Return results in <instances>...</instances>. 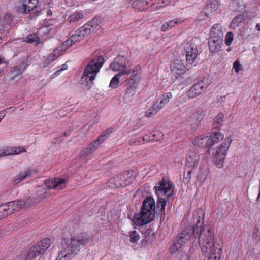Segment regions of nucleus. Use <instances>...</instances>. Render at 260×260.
I'll return each mask as SVG.
<instances>
[{
    "label": "nucleus",
    "mask_w": 260,
    "mask_h": 260,
    "mask_svg": "<svg viewBox=\"0 0 260 260\" xmlns=\"http://www.w3.org/2000/svg\"><path fill=\"white\" fill-rule=\"evenodd\" d=\"M195 225L192 229L186 227L178 235L176 241L182 245L188 241L192 235L199 236V244L203 254L209 256L208 260H220L222 245L214 240V235L209 226L204 225V212L201 208L193 214Z\"/></svg>",
    "instance_id": "f257e3e1"
},
{
    "label": "nucleus",
    "mask_w": 260,
    "mask_h": 260,
    "mask_svg": "<svg viewBox=\"0 0 260 260\" xmlns=\"http://www.w3.org/2000/svg\"><path fill=\"white\" fill-rule=\"evenodd\" d=\"M104 63L103 56L100 55L91 59L85 67L80 82L82 87L89 89L93 84L98 73Z\"/></svg>",
    "instance_id": "f03ea898"
},
{
    "label": "nucleus",
    "mask_w": 260,
    "mask_h": 260,
    "mask_svg": "<svg viewBox=\"0 0 260 260\" xmlns=\"http://www.w3.org/2000/svg\"><path fill=\"white\" fill-rule=\"evenodd\" d=\"M155 202L151 197L146 198L143 201L141 212L135 214L133 221L135 224L140 226L150 222L155 215Z\"/></svg>",
    "instance_id": "7ed1b4c3"
},
{
    "label": "nucleus",
    "mask_w": 260,
    "mask_h": 260,
    "mask_svg": "<svg viewBox=\"0 0 260 260\" xmlns=\"http://www.w3.org/2000/svg\"><path fill=\"white\" fill-rule=\"evenodd\" d=\"M113 129L110 128L104 132L95 140L89 143L80 153V157L82 159H86L89 155H91L107 139L108 136L112 133Z\"/></svg>",
    "instance_id": "20e7f679"
},
{
    "label": "nucleus",
    "mask_w": 260,
    "mask_h": 260,
    "mask_svg": "<svg viewBox=\"0 0 260 260\" xmlns=\"http://www.w3.org/2000/svg\"><path fill=\"white\" fill-rule=\"evenodd\" d=\"M51 239L48 238H44L34 245L26 252L24 260H31L44 253L51 245Z\"/></svg>",
    "instance_id": "39448f33"
},
{
    "label": "nucleus",
    "mask_w": 260,
    "mask_h": 260,
    "mask_svg": "<svg viewBox=\"0 0 260 260\" xmlns=\"http://www.w3.org/2000/svg\"><path fill=\"white\" fill-rule=\"evenodd\" d=\"M89 241V237L85 234L78 235L76 239H73L70 244L66 247V257L71 259L74 257L80 251L79 244L84 245Z\"/></svg>",
    "instance_id": "423d86ee"
},
{
    "label": "nucleus",
    "mask_w": 260,
    "mask_h": 260,
    "mask_svg": "<svg viewBox=\"0 0 260 260\" xmlns=\"http://www.w3.org/2000/svg\"><path fill=\"white\" fill-rule=\"evenodd\" d=\"M231 140L225 139L221 145L216 148L212 153L213 161L216 167L218 168L223 167V162L230 147Z\"/></svg>",
    "instance_id": "0eeeda50"
},
{
    "label": "nucleus",
    "mask_w": 260,
    "mask_h": 260,
    "mask_svg": "<svg viewBox=\"0 0 260 260\" xmlns=\"http://www.w3.org/2000/svg\"><path fill=\"white\" fill-rule=\"evenodd\" d=\"M172 97V94L170 92L164 93L153 104L152 106L146 111L145 113V116L149 118L156 114L169 103Z\"/></svg>",
    "instance_id": "6e6552de"
},
{
    "label": "nucleus",
    "mask_w": 260,
    "mask_h": 260,
    "mask_svg": "<svg viewBox=\"0 0 260 260\" xmlns=\"http://www.w3.org/2000/svg\"><path fill=\"white\" fill-rule=\"evenodd\" d=\"M154 190L157 197L159 198H170L174 194L173 185L165 179H162L156 184Z\"/></svg>",
    "instance_id": "1a4fd4ad"
},
{
    "label": "nucleus",
    "mask_w": 260,
    "mask_h": 260,
    "mask_svg": "<svg viewBox=\"0 0 260 260\" xmlns=\"http://www.w3.org/2000/svg\"><path fill=\"white\" fill-rule=\"evenodd\" d=\"M183 47L186 55L187 64H193L199 54L197 45L190 40L184 42Z\"/></svg>",
    "instance_id": "9d476101"
},
{
    "label": "nucleus",
    "mask_w": 260,
    "mask_h": 260,
    "mask_svg": "<svg viewBox=\"0 0 260 260\" xmlns=\"http://www.w3.org/2000/svg\"><path fill=\"white\" fill-rule=\"evenodd\" d=\"M210 83L208 79L204 78L195 83L187 92L186 95L189 99H193L204 92Z\"/></svg>",
    "instance_id": "9b49d317"
},
{
    "label": "nucleus",
    "mask_w": 260,
    "mask_h": 260,
    "mask_svg": "<svg viewBox=\"0 0 260 260\" xmlns=\"http://www.w3.org/2000/svg\"><path fill=\"white\" fill-rule=\"evenodd\" d=\"M127 59L124 56L118 55L112 63L110 65V68L114 71L123 72L125 71L132 72L131 69L127 68Z\"/></svg>",
    "instance_id": "f8f14e48"
},
{
    "label": "nucleus",
    "mask_w": 260,
    "mask_h": 260,
    "mask_svg": "<svg viewBox=\"0 0 260 260\" xmlns=\"http://www.w3.org/2000/svg\"><path fill=\"white\" fill-rule=\"evenodd\" d=\"M171 73L177 78L183 75L186 71V67L182 60H173L170 64Z\"/></svg>",
    "instance_id": "ddd939ff"
},
{
    "label": "nucleus",
    "mask_w": 260,
    "mask_h": 260,
    "mask_svg": "<svg viewBox=\"0 0 260 260\" xmlns=\"http://www.w3.org/2000/svg\"><path fill=\"white\" fill-rule=\"evenodd\" d=\"M22 5L17 7L18 12L23 14H28L31 11L37 8L38 0H21Z\"/></svg>",
    "instance_id": "4468645a"
},
{
    "label": "nucleus",
    "mask_w": 260,
    "mask_h": 260,
    "mask_svg": "<svg viewBox=\"0 0 260 260\" xmlns=\"http://www.w3.org/2000/svg\"><path fill=\"white\" fill-rule=\"evenodd\" d=\"M26 148L24 147H4L0 149V157L11 155H18L21 153L26 152Z\"/></svg>",
    "instance_id": "2eb2a0df"
},
{
    "label": "nucleus",
    "mask_w": 260,
    "mask_h": 260,
    "mask_svg": "<svg viewBox=\"0 0 260 260\" xmlns=\"http://www.w3.org/2000/svg\"><path fill=\"white\" fill-rule=\"evenodd\" d=\"M199 160V155L197 153L190 152L189 156L186 158L185 165V170L188 174H190L192 170L197 166Z\"/></svg>",
    "instance_id": "dca6fc26"
},
{
    "label": "nucleus",
    "mask_w": 260,
    "mask_h": 260,
    "mask_svg": "<svg viewBox=\"0 0 260 260\" xmlns=\"http://www.w3.org/2000/svg\"><path fill=\"white\" fill-rule=\"evenodd\" d=\"M27 66L28 64L24 61H23L13 67L9 72V75L11 76L10 79L13 80L17 76L22 74Z\"/></svg>",
    "instance_id": "f3484780"
},
{
    "label": "nucleus",
    "mask_w": 260,
    "mask_h": 260,
    "mask_svg": "<svg viewBox=\"0 0 260 260\" xmlns=\"http://www.w3.org/2000/svg\"><path fill=\"white\" fill-rule=\"evenodd\" d=\"M26 203L25 201L22 200L14 201L6 203V206L9 208L8 211L9 215L20 210L24 206Z\"/></svg>",
    "instance_id": "a211bd4d"
},
{
    "label": "nucleus",
    "mask_w": 260,
    "mask_h": 260,
    "mask_svg": "<svg viewBox=\"0 0 260 260\" xmlns=\"http://www.w3.org/2000/svg\"><path fill=\"white\" fill-rule=\"evenodd\" d=\"M222 42V39L210 37L208 41L210 50L213 52L219 51L220 50Z\"/></svg>",
    "instance_id": "6ab92c4d"
},
{
    "label": "nucleus",
    "mask_w": 260,
    "mask_h": 260,
    "mask_svg": "<svg viewBox=\"0 0 260 260\" xmlns=\"http://www.w3.org/2000/svg\"><path fill=\"white\" fill-rule=\"evenodd\" d=\"M64 182L65 179L58 178L46 179L45 181L46 186L49 189L56 188Z\"/></svg>",
    "instance_id": "aec40b11"
},
{
    "label": "nucleus",
    "mask_w": 260,
    "mask_h": 260,
    "mask_svg": "<svg viewBox=\"0 0 260 260\" xmlns=\"http://www.w3.org/2000/svg\"><path fill=\"white\" fill-rule=\"evenodd\" d=\"M208 135H204L197 137L192 141L194 146L200 147H210L209 145Z\"/></svg>",
    "instance_id": "412c9836"
},
{
    "label": "nucleus",
    "mask_w": 260,
    "mask_h": 260,
    "mask_svg": "<svg viewBox=\"0 0 260 260\" xmlns=\"http://www.w3.org/2000/svg\"><path fill=\"white\" fill-rule=\"evenodd\" d=\"M63 54L62 48H57L50 54L46 59L44 62V66L47 67L54 60L56 59L58 56Z\"/></svg>",
    "instance_id": "4be33fe9"
},
{
    "label": "nucleus",
    "mask_w": 260,
    "mask_h": 260,
    "mask_svg": "<svg viewBox=\"0 0 260 260\" xmlns=\"http://www.w3.org/2000/svg\"><path fill=\"white\" fill-rule=\"evenodd\" d=\"M182 22V21L181 20V19L179 18H176L173 20L166 22L162 24L161 27V31L162 32H165L168 29H171L174 27L175 26L181 24Z\"/></svg>",
    "instance_id": "5701e85b"
},
{
    "label": "nucleus",
    "mask_w": 260,
    "mask_h": 260,
    "mask_svg": "<svg viewBox=\"0 0 260 260\" xmlns=\"http://www.w3.org/2000/svg\"><path fill=\"white\" fill-rule=\"evenodd\" d=\"M223 135L220 132H212L210 135L208 136L209 146L211 147L215 144L218 143L223 139Z\"/></svg>",
    "instance_id": "b1692460"
},
{
    "label": "nucleus",
    "mask_w": 260,
    "mask_h": 260,
    "mask_svg": "<svg viewBox=\"0 0 260 260\" xmlns=\"http://www.w3.org/2000/svg\"><path fill=\"white\" fill-rule=\"evenodd\" d=\"M223 32L221 30V26L220 24H214L210 31V37L211 38H215L218 39H222Z\"/></svg>",
    "instance_id": "393cba45"
},
{
    "label": "nucleus",
    "mask_w": 260,
    "mask_h": 260,
    "mask_svg": "<svg viewBox=\"0 0 260 260\" xmlns=\"http://www.w3.org/2000/svg\"><path fill=\"white\" fill-rule=\"evenodd\" d=\"M138 84L128 82L125 90V98L126 99L133 97L136 93Z\"/></svg>",
    "instance_id": "a878e982"
},
{
    "label": "nucleus",
    "mask_w": 260,
    "mask_h": 260,
    "mask_svg": "<svg viewBox=\"0 0 260 260\" xmlns=\"http://www.w3.org/2000/svg\"><path fill=\"white\" fill-rule=\"evenodd\" d=\"M129 74V72L128 71H125L123 72H119L111 80L110 83V87L112 88H116L118 86L119 81H120V77L122 75Z\"/></svg>",
    "instance_id": "bb28decb"
},
{
    "label": "nucleus",
    "mask_w": 260,
    "mask_h": 260,
    "mask_svg": "<svg viewBox=\"0 0 260 260\" xmlns=\"http://www.w3.org/2000/svg\"><path fill=\"white\" fill-rule=\"evenodd\" d=\"M132 75H131L128 82L138 84V81L140 74V67L137 66L133 70H131Z\"/></svg>",
    "instance_id": "cd10ccee"
},
{
    "label": "nucleus",
    "mask_w": 260,
    "mask_h": 260,
    "mask_svg": "<svg viewBox=\"0 0 260 260\" xmlns=\"http://www.w3.org/2000/svg\"><path fill=\"white\" fill-rule=\"evenodd\" d=\"M121 175H116L112 178L110 179L108 181V185L111 188H118L122 186L121 184Z\"/></svg>",
    "instance_id": "c85d7f7f"
},
{
    "label": "nucleus",
    "mask_w": 260,
    "mask_h": 260,
    "mask_svg": "<svg viewBox=\"0 0 260 260\" xmlns=\"http://www.w3.org/2000/svg\"><path fill=\"white\" fill-rule=\"evenodd\" d=\"M166 197H158L156 208L160 210L162 214H165L166 206L168 203V200Z\"/></svg>",
    "instance_id": "c756f323"
},
{
    "label": "nucleus",
    "mask_w": 260,
    "mask_h": 260,
    "mask_svg": "<svg viewBox=\"0 0 260 260\" xmlns=\"http://www.w3.org/2000/svg\"><path fill=\"white\" fill-rule=\"evenodd\" d=\"M245 19L246 16L244 14L238 15L232 20L230 24V27L235 28L236 27H237L240 23L245 20Z\"/></svg>",
    "instance_id": "7c9ffc66"
},
{
    "label": "nucleus",
    "mask_w": 260,
    "mask_h": 260,
    "mask_svg": "<svg viewBox=\"0 0 260 260\" xmlns=\"http://www.w3.org/2000/svg\"><path fill=\"white\" fill-rule=\"evenodd\" d=\"M84 17L83 14L82 12H75L71 14L68 18V21L70 23L76 22Z\"/></svg>",
    "instance_id": "2f4dec72"
},
{
    "label": "nucleus",
    "mask_w": 260,
    "mask_h": 260,
    "mask_svg": "<svg viewBox=\"0 0 260 260\" xmlns=\"http://www.w3.org/2000/svg\"><path fill=\"white\" fill-rule=\"evenodd\" d=\"M224 118V114L219 113L216 117L213 119V126L214 128L218 129L222 124L223 119Z\"/></svg>",
    "instance_id": "473e14b6"
},
{
    "label": "nucleus",
    "mask_w": 260,
    "mask_h": 260,
    "mask_svg": "<svg viewBox=\"0 0 260 260\" xmlns=\"http://www.w3.org/2000/svg\"><path fill=\"white\" fill-rule=\"evenodd\" d=\"M89 25H84L82 27L79 28L76 32L79 34V36L83 39L86 36L89 35L91 32L92 30H90Z\"/></svg>",
    "instance_id": "72a5a7b5"
},
{
    "label": "nucleus",
    "mask_w": 260,
    "mask_h": 260,
    "mask_svg": "<svg viewBox=\"0 0 260 260\" xmlns=\"http://www.w3.org/2000/svg\"><path fill=\"white\" fill-rule=\"evenodd\" d=\"M220 6L219 0H210L207 5V9L211 12H214L218 10Z\"/></svg>",
    "instance_id": "f704fd0d"
},
{
    "label": "nucleus",
    "mask_w": 260,
    "mask_h": 260,
    "mask_svg": "<svg viewBox=\"0 0 260 260\" xmlns=\"http://www.w3.org/2000/svg\"><path fill=\"white\" fill-rule=\"evenodd\" d=\"M148 4L149 2L147 0H136L133 2L132 6L134 8L140 10Z\"/></svg>",
    "instance_id": "c9c22d12"
},
{
    "label": "nucleus",
    "mask_w": 260,
    "mask_h": 260,
    "mask_svg": "<svg viewBox=\"0 0 260 260\" xmlns=\"http://www.w3.org/2000/svg\"><path fill=\"white\" fill-rule=\"evenodd\" d=\"M25 41L29 43H34L36 44H38L39 38L36 34H31L25 38Z\"/></svg>",
    "instance_id": "e433bc0d"
},
{
    "label": "nucleus",
    "mask_w": 260,
    "mask_h": 260,
    "mask_svg": "<svg viewBox=\"0 0 260 260\" xmlns=\"http://www.w3.org/2000/svg\"><path fill=\"white\" fill-rule=\"evenodd\" d=\"M100 23V21L98 18H94L90 21L85 24V25H89L88 28L89 27L90 29L92 30V31L99 25Z\"/></svg>",
    "instance_id": "4c0bfd02"
},
{
    "label": "nucleus",
    "mask_w": 260,
    "mask_h": 260,
    "mask_svg": "<svg viewBox=\"0 0 260 260\" xmlns=\"http://www.w3.org/2000/svg\"><path fill=\"white\" fill-rule=\"evenodd\" d=\"M9 208L6 204L0 205V219L5 218L9 215L8 210Z\"/></svg>",
    "instance_id": "58836bf2"
},
{
    "label": "nucleus",
    "mask_w": 260,
    "mask_h": 260,
    "mask_svg": "<svg viewBox=\"0 0 260 260\" xmlns=\"http://www.w3.org/2000/svg\"><path fill=\"white\" fill-rule=\"evenodd\" d=\"M129 236L131 242L133 243H137L140 239V236L136 231H131L129 233Z\"/></svg>",
    "instance_id": "ea45409f"
},
{
    "label": "nucleus",
    "mask_w": 260,
    "mask_h": 260,
    "mask_svg": "<svg viewBox=\"0 0 260 260\" xmlns=\"http://www.w3.org/2000/svg\"><path fill=\"white\" fill-rule=\"evenodd\" d=\"M26 179V176H24L22 172H21L18 175L15 176L13 179L12 180V183L13 185H16L20 182H21L22 181H23L24 179Z\"/></svg>",
    "instance_id": "a19ab883"
},
{
    "label": "nucleus",
    "mask_w": 260,
    "mask_h": 260,
    "mask_svg": "<svg viewBox=\"0 0 260 260\" xmlns=\"http://www.w3.org/2000/svg\"><path fill=\"white\" fill-rule=\"evenodd\" d=\"M38 172V170L35 169H29L22 172L23 175L26 176V178H30L35 175Z\"/></svg>",
    "instance_id": "79ce46f5"
},
{
    "label": "nucleus",
    "mask_w": 260,
    "mask_h": 260,
    "mask_svg": "<svg viewBox=\"0 0 260 260\" xmlns=\"http://www.w3.org/2000/svg\"><path fill=\"white\" fill-rule=\"evenodd\" d=\"M152 136V138H151V140L153 141H157L160 140L162 138L163 135L162 134L158 131L154 132L153 133L151 134Z\"/></svg>",
    "instance_id": "37998d69"
},
{
    "label": "nucleus",
    "mask_w": 260,
    "mask_h": 260,
    "mask_svg": "<svg viewBox=\"0 0 260 260\" xmlns=\"http://www.w3.org/2000/svg\"><path fill=\"white\" fill-rule=\"evenodd\" d=\"M233 40V34L231 32L227 33L225 39V43L227 46H230Z\"/></svg>",
    "instance_id": "c03bdc74"
},
{
    "label": "nucleus",
    "mask_w": 260,
    "mask_h": 260,
    "mask_svg": "<svg viewBox=\"0 0 260 260\" xmlns=\"http://www.w3.org/2000/svg\"><path fill=\"white\" fill-rule=\"evenodd\" d=\"M178 244L179 243L175 241L174 243L171 245L170 247V250L171 253H175L182 246L181 245L178 246Z\"/></svg>",
    "instance_id": "a18cd8bd"
},
{
    "label": "nucleus",
    "mask_w": 260,
    "mask_h": 260,
    "mask_svg": "<svg viewBox=\"0 0 260 260\" xmlns=\"http://www.w3.org/2000/svg\"><path fill=\"white\" fill-rule=\"evenodd\" d=\"M128 173L127 172H123L122 174H118L117 175H121V184H122V186H125L127 185L126 183V178L128 177Z\"/></svg>",
    "instance_id": "49530a36"
},
{
    "label": "nucleus",
    "mask_w": 260,
    "mask_h": 260,
    "mask_svg": "<svg viewBox=\"0 0 260 260\" xmlns=\"http://www.w3.org/2000/svg\"><path fill=\"white\" fill-rule=\"evenodd\" d=\"M55 260H65V250L62 249L58 252V256Z\"/></svg>",
    "instance_id": "de8ad7c7"
},
{
    "label": "nucleus",
    "mask_w": 260,
    "mask_h": 260,
    "mask_svg": "<svg viewBox=\"0 0 260 260\" xmlns=\"http://www.w3.org/2000/svg\"><path fill=\"white\" fill-rule=\"evenodd\" d=\"M241 67V64L239 61L237 60H236L233 64V69H234L236 73H238L240 71Z\"/></svg>",
    "instance_id": "09e8293b"
},
{
    "label": "nucleus",
    "mask_w": 260,
    "mask_h": 260,
    "mask_svg": "<svg viewBox=\"0 0 260 260\" xmlns=\"http://www.w3.org/2000/svg\"><path fill=\"white\" fill-rule=\"evenodd\" d=\"M72 38L74 40L75 42H78L82 40V38L76 31L75 34L72 35Z\"/></svg>",
    "instance_id": "8fccbe9b"
},
{
    "label": "nucleus",
    "mask_w": 260,
    "mask_h": 260,
    "mask_svg": "<svg viewBox=\"0 0 260 260\" xmlns=\"http://www.w3.org/2000/svg\"><path fill=\"white\" fill-rule=\"evenodd\" d=\"M65 70V64H62V67L60 69V70H58L57 71H56L52 76H51V77L52 78H54L55 77H56V76H58L59 75H60V73L63 71V70Z\"/></svg>",
    "instance_id": "3c124183"
},
{
    "label": "nucleus",
    "mask_w": 260,
    "mask_h": 260,
    "mask_svg": "<svg viewBox=\"0 0 260 260\" xmlns=\"http://www.w3.org/2000/svg\"><path fill=\"white\" fill-rule=\"evenodd\" d=\"M75 43V42H74V40L72 38L71 36L69 38L66 40V49H67V47H70Z\"/></svg>",
    "instance_id": "603ef678"
},
{
    "label": "nucleus",
    "mask_w": 260,
    "mask_h": 260,
    "mask_svg": "<svg viewBox=\"0 0 260 260\" xmlns=\"http://www.w3.org/2000/svg\"><path fill=\"white\" fill-rule=\"evenodd\" d=\"M197 114L198 115V116H197L198 119L200 120L202 119L205 115V112L202 110L198 111L197 112Z\"/></svg>",
    "instance_id": "864d4df0"
},
{
    "label": "nucleus",
    "mask_w": 260,
    "mask_h": 260,
    "mask_svg": "<svg viewBox=\"0 0 260 260\" xmlns=\"http://www.w3.org/2000/svg\"><path fill=\"white\" fill-rule=\"evenodd\" d=\"M8 109H7L4 111H1L0 112V122L1 121L2 119L4 117V116H5V114L4 113V111H6L7 110H8Z\"/></svg>",
    "instance_id": "5fc2aeb1"
},
{
    "label": "nucleus",
    "mask_w": 260,
    "mask_h": 260,
    "mask_svg": "<svg viewBox=\"0 0 260 260\" xmlns=\"http://www.w3.org/2000/svg\"><path fill=\"white\" fill-rule=\"evenodd\" d=\"M161 3H162V4H164L166 6H167L170 4V0H162Z\"/></svg>",
    "instance_id": "6e6d98bb"
},
{
    "label": "nucleus",
    "mask_w": 260,
    "mask_h": 260,
    "mask_svg": "<svg viewBox=\"0 0 260 260\" xmlns=\"http://www.w3.org/2000/svg\"><path fill=\"white\" fill-rule=\"evenodd\" d=\"M5 62V58L3 57L0 56V64Z\"/></svg>",
    "instance_id": "4d7b16f0"
},
{
    "label": "nucleus",
    "mask_w": 260,
    "mask_h": 260,
    "mask_svg": "<svg viewBox=\"0 0 260 260\" xmlns=\"http://www.w3.org/2000/svg\"><path fill=\"white\" fill-rule=\"evenodd\" d=\"M47 14L48 15L51 16L52 14V11L51 10H48L47 11Z\"/></svg>",
    "instance_id": "13d9d810"
},
{
    "label": "nucleus",
    "mask_w": 260,
    "mask_h": 260,
    "mask_svg": "<svg viewBox=\"0 0 260 260\" xmlns=\"http://www.w3.org/2000/svg\"><path fill=\"white\" fill-rule=\"evenodd\" d=\"M234 2L239 4H240L241 2H242V0H232Z\"/></svg>",
    "instance_id": "bf43d9fd"
},
{
    "label": "nucleus",
    "mask_w": 260,
    "mask_h": 260,
    "mask_svg": "<svg viewBox=\"0 0 260 260\" xmlns=\"http://www.w3.org/2000/svg\"><path fill=\"white\" fill-rule=\"evenodd\" d=\"M256 28L257 30L260 31V23L257 24L256 26Z\"/></svg>",
    "instance_id": "052dcab7"
},
{
    "label": "nucleus",
    "mask_w": 260,
    "mask_h": 260,
    "mask_svg": "<svg viewBox=\"0 0 260 260\" xmlns=\"http://www.w3.org/2000/svg\"><path fill=\"white\" fill-rule=\"evenodd\" d=\"M137 143L138 144H140V143H141V138L140 137L138 138L137 139Z\"/></svg>",
    "instance_id": "680f3d73"
},
{
    "label": "nucleus",
    "mask_w": 260,
    "mask_h": 260,
    "mask_svg": "<svg viewBox=\"0 0 260 260\" xmlns=\"http://www.w3.org/2000/svg\"><path fill=\"white\" fill-rule=\"evenodd\" d=\"M2 30L1 22L0 21V31Z\"/></svg>",
    "instance_id": "e2e57ef3"
},
{
    "label": "nucleus",
    "mask_w": 260,
    "mask_h": 260,
    "mask_svg": "<svg viewBox=\"0 0 260 260\" xmlns=\"http://www.w3.org/2000/svg\"><path fill=\"white\" fill-rule=\"evenodd\" d=\"M257 3L260 4V0H257Z\"/></svg>",
    "instance_id": "0e129e2a"
},
{
    "label": "nucleus",
    "mask_w": 260,
    "mask_h": 260,
    "mask_svg": "<svg viewBox=\"0 0 260 260\" xmlns=\"http://www.w3.org/2000/svg\"><path fill=\"white\" fill-rule=\"evenodd\" d=\"M142 140H143V141H145V138H144V137H143V138H142Z\"/></svg>",
    "instance_id": "69168bd1"
},
{
    "label": "nucleus",
    "mask_w": 260,
    "mask_h": 260,
    "mask_svg": "<svg viewBox=\"0 0 260 260\" xmlns=\"http://www.w3.org/2000/svg\"><path fill=\"white\" fill-rule=\"evenodd\" d=\"M2 38L0 37V43L1 42Z\"/></svg>",
    "instance_id": "338daca9"
}]
</instances>
